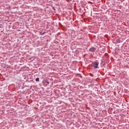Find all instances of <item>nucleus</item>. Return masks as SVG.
I'll list each match as a JSON object with an SVG mask.
<instances>
[{
	"mask_svg": "<svg viewBox=\"0 0 129 129\" xmlns=\"http://www.w3.org/2000/svg\"><path fill=\"white\" fill-rule=\"evenodd\" d=\"M98 64L99 63L97 62H93V66L94 67V68H98Z\"/></svg>",
	"mask_w": 129,
	"mask_h": 129,
	"instance_id": "obj_1",
	"label": "nucleus"
},
{
	"mask_svg": "<svg viewBox=\"0 0 129 129\" xmlns=\"http://www.w3.org/2000/svg\"><path fill=\"white\" fill-rule=\"evenodd\" d=\"M35 80L36 81L38 82L40 81V79L39 78H37Z\"/></svg>",
	"mask_w": 129,
	"mask_h": 129,
	"instance_id": "obj_3",
	"label": "nucleus"
},
{
	"mask_svg": "<svg viewBox=\"0 0 129 129\" xmlns=\"http://www.w3.org/2000/svg\"><path fill=\"white\" fill-rule=\"evenodd\" d=\"M45 32H43L42 33L40 32V35H45Z\"/></svg>",
	"mask_w": 129,
	"mask_h": 129,
	"instance_id": "obj_4",
	"label": "nucleus"
},
{
	"mask_svg": "<svg viewBox=\"0 0 129 129\" xmlns=\"http://www.w3.org/2000/svg\"><path fill=\"white\" fill-rule=\"evenodd\" d=\"M95 50H96L95 48H94V47H91L90 48V49H89V51L90 52H94V51H95Z\"/></svg>",
	"mask_w": 129,
	"mask_h": 129,
	"instance_id": "obj_2",
	"label": "nucleus"
},
{
	"mask_svg": "<svg viewBox=\"0 0 129 129\" xmlns=\"http://www.w3.org/2000/svg\"><path fill=\"white\" fill-rule=\"evenodd\" d=\"M47 84H49V82L47 81Z\"/></svg>",
	"mask_w": 129,
	"mask_h": 129,
	"instance_id": "obj_6",
	"label": "nucleus"
},
{
	"mask_svg": "<svg viewBox=\"0 0 129 129\" xmlns=\"http://www.w3.org/2000/svg\"><path fill=\"white\" fill-rule=\"evenodd\" d=\"M90 75L91 76H93L92 74H90Z\"/></svg>",
	"mask_w": 129,
	"mask_h": 129,
	"instance_id": "obj_5",
	"label": "nucleus"
}]
</instances>
